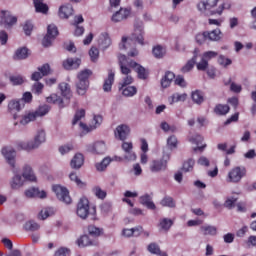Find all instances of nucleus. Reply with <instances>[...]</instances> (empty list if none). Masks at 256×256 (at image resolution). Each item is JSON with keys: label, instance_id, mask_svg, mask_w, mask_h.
Instances as JSON below:
<instances>
[{"label": "nucleus", "instance_id": "obj_54", "mask_svg": "<svg viewBox=\"0 0 256 256\" xmlns=\"http://www.w3.org/2000/svg\"><path fill=\"white\" fill-rule=\"evenodd\" d=\"M92 191L98 199H105L107 197V192H105V190L101 189L99 186H95Z\"/></svg>", "mask_w": 256, "mask_h": 256}, {"label": "nucleus", "instance_id": "obj_34", "mask_svg": "<svg viewBox=\"0 0 256 256\" xmlns=\"http://www.w3.org/2000/svg\"><path fill=\"white\" fill-rule=\"evenodd\" d=\"M113 83H115V72L109 71L107 79L104 81L103 89L106 93L111 91V87H113Z\"/></svg>", "mask_w": 256, "mask_h": 256}, {"label": "nucleus", "instance_id": "obj_51", "mask_svg": "<svg viewBox=\"0 0 256 256\" xmlns=\"http://www.w3.org/2000/svg\"><path fill=\"white\" fill-rule=\"evenodd\" d=\"M229 105H226V104H218L214 111L217 115H227L229 113Z\"/></svg>", "mask_w": 256, "mask_h": 256}, {"label": "nucleus", "instance_id": "obj_43", "mask_svg": "<svg viewBox=\"0 0 256 256\" xmlns=\"http://www.w3.org/2000/svg\"><path fill=\"white\" fill-rule=\"evenodd\" d=\"M140 203L145 205L148 209H155V203L151 200V196L149 194H145L140 197Z\"/></svg>", "mask_w": 256, "mask_h": 256}, {"label": "nucleus", "instance_id": "obj_61", "mask_svg": "<svg viewBox=\"0 0 256 256\" xmlns=\"http://www.w3.org/2000/svg\"><path fill=\"white\" fill-rule=\"evenodd\" d=\"M10 81L14 85H23V82L25 81V77L21 75H14L10 77Z\"/></svg>", "mask_w": 256, "mask_h": 256}, {"label": "nucleus", "instance_id": "obj_41", "mask_svg": "<svg viewBox=\"0 0 256 256\" xmlns=\"http://www.w3.org/2000/svg\"><path fill=\"white\" fill-rule=\"evenodd\" d=\"M200 232L202 235H217V227L211 225H203L200 227Z\"/></svg>", "mask_w": 256, "mask_h": 256}, {"label": "nucleus", "instance_id": "obj_32", "mask_svg": "<svg viewBox=\"0 0 256 256\" xmlns=\"http://www.w3.org/2000/svg\"><path fill=\"white\" fill-rule=\"evenodd\" d=\"M59 89L64 99H71V97H73V93L71 92V86H69L68 83H65V82L60 83Z\"/></svg>", "mask_w": 256, "mask_h": 256}, {"label": "nucleus", "instance_id": "obj_25", "mask_svg": "<svg viewBox=\"0 0 256 256\" xmlns=\"http://www.w3.org/2000/svg\"><path fill=\"white\" fill-rule=\"evenodd\" d=\"M25 183L27 182L24 180L21 174H15L10 181V187L11 189H14V191H17L21 189V187H23Z\"/></svg>", "mask_w": 256, "mask_h": 256}, {"label": "nucleus", "instance_id": "obj_56", "mask_svg": "<svg viewBox=\"0 0 256 256\" xmlns=\"http://www.w3.org/2000/svg\"><path fill=\"white\" fill-rule=\"evenodd\" d=\"M193 167H195V160L193 158H190L184 162L183 171L189 173L190 171H193Z\"/></svg>", "mask_w": 256, "mask_h": 256}, {"label": "nucleus", "instance_id": "obj_50", "mask_svg": "<svg viewBox=\"0 0 256 256\" xmlns=\"http://www.w3.org/2000/svg\"><path fill=\"white\" fill-rule=\"evenodd\" d=\"M51 110V108L47 105H43L40 106L35 112L34 115L37 119V117H45V115H47V113H49V111Z\"/></svg>", "mask_w": 256, "mask_h": 256}, {"label": "nucleus", "instance_id": "obj_47", "mask_svg": "<svg viewBox=\"0 0 256 256\" xmlns=\"http://www.w3.org/2000/svg\"><path fill=\"white\" fill-rule=\"evenodd\" d=\"M36 116L34 112H29L25 115L22 116L21 120H20V124L21 125H29V123H31V121H35Z\"/></svg>", "mask_w": 256, "mask_h": 256}, {"label": "nucleus", "instance_id": "obj_3", "mask_svg": "<svg viewBox=\"0 0 256 256\" xmlns=\"http://www.w3.org/2000/svg\"><path fill=\"white\" fill-rule=\"evenodd\" d=\"M47 142V132L45 129L40 128L37 129L33 141H20L17 143L18 149H22L23 151H33L35 149H39L43 143Z\"/></svg>", "mask_w": 256, "mask_h": 256}, {"label": "nucleus", "instance_id": "obj_64", "mask_svg": "<svg viewBox=\"0 0 256 256\" xmlns=\"http://www.w3.org/2000/svg\"><path fill=\"white\" fill-rule=\"evenodd\" d=\"M89 55H90L91 61H94V62L97 61V59H99V49L92 47L89 50Z\"/></svg>", "mask_w": 256, "mask_h": 256}, {"label": "nucleus", "instance_id": "obj_7", "mask_svg": "<svg viewBox=\"0 0 256 256\" xmlns=\"http://www.w3.org/2000/svg\"><path fill=\"white\" fill-rule=\"evenodd\" d=\"M76 213L80 219H87L89 213H95V207L89 206V199L87 197H81L77 204Z\"/></svg>", "mask_w": 256, "mask_h": 256}, {"label": "nucleus", "instance_id": "obj_42", "mask_svg": "<svg viewBox=\"0 0 256 256\" xmlns=\"http://www.w3.org/2000/svg\"><path fill=\"white\" fill-rule=\"evenodd\" d=\"M88 234L90 237H101L103 235V228H99L95 225H89L87 228Z\"/></svg>", "mask_w": 256, "mask_h": 256}, {"label": "nucleus", "instance_id": "obj_53", "mask_svg": "<svg viewBox=\"0 0 256 256\" xmlns=\"http://www.w3.org/2000/svg\"><path fill=\"white\" fill-rule=\"evenodd\" d=\"M29 57V50L27 48H19L15 53L16 59H27Z\"/></svg>", "mask_w": 256, "mask_h": 256}, {"label": "nucleus", "instance_id": "obj_27", "mask_svg": "<svg viewBox=\"0 0 256 256\" xmlns=\"http://www.w3.org/2000/svg\"><path fill=\"white\" fill-rule=\"evenodd\" d=\"M81 65V59L79 58H68L63 62L64 69L71 71L73 69H79Z\"/></svg>", "mask_w": 256, "mask_h": 256}, {"label": "nucleus", "instance_id": "obj_35", "mask_svg": "<svg viewBox=\"0 0 256 256\" xmlns=\"http://www.w3.org/2000/svg\"><path fill=\"white\" fill-rule=\"evenodd\" d=\"M119 90L124 97H135L137 95V87L135 86H119Z\"/></svg>", "mask_w": 256, "mask_h": 256}, {"label": "nucleus", "instance_id": "obj_8", "mask_svg": "<svg viewBox=\"0 0 256 256\" xmlns=\"http://www.w3.org/2000/svg\"><path fill=\"white\" fill-rule=\"evenodd\" d=\"M246 175L247 168L245 166H236L228 172L227 183H241V180Z\"/></svg>", "mask_w": 256, "mask_h": 256}, {"label": "nucleus", "instance_id": "obj_39", "mask_svg": "<svg viewBox=\"0 0 256 256\" xmlns=\"http://www.w3.org/2000/svg\"><path fill=\"white\" fill-rule=\"evenodd\" d=\"M48 103H53L54 105H58L60 109H63L65 105H63V98L58 96L57 94H51L49 97L46 98Z\"/></svg>", "mask_w": 256, "mask_h": 256}, {"label": "nucleus", "instance_id": "obj_15", "mask_svg": "<svg viewBox=\"0 0 256 256\" xmlns=\"http://www.w3.org/2000/svg\"><path fill=\"white\" fill-rule=\"evenodd\" d=\"M1 153L8 165L15 169V158L17 157V152L15 149H13L11 146H6L1 149Z\"/></svg>", "mask_w": 256, "mask_h": 256}, {"label": "nucleus", "instance_id": "obj_5", "mask_svg": "<svg viewBox=\"0 0 256 256\" xmlns=\"http://www.w3.org/2000/svg\"><path fill=\"white\" fill-rule=\"evenodd\" d=\"M93 75V72L89 69L80 71L77 74L76 93L83 96L89 89V78Z\"/></svg>", "mask_w": 256, "mask_h": 256}, {"label": "nucleus", "instance_id": "obj_24", "mask_svg": "<svg viewBox=\"0 0 256 256\" xmlns=\"http://www.w3.org/2000/svg\"><path fill=\"white\" fill-rule=\"evenodd\" d=\"M129 133H131V129L127 124H121L116 127L114 134L116 139H119L120 141H125L127 137L129 136Z\"/></svg>", "mask_w": 256, "mask_h": 256}, {"label": "nucleus", "instance_id": "obj_63", "mask_svg": "<svg viewBox=\"0 0 256 256\" xmlns=\"http://www.w3.org/2000/svg\"><path fill=\"white\" fill-rule=\"evenodd\" d=\"M70 151H73V144H65L59 147V153L62 155H67Z\"/></svg>", "mask_w": 256, "mask_h": 256}, {"label": "nucleus", "instance_id": "obj_59", "mask_svg": "<svg viewBox=\"0 0 256 256\" xmlns=\"http://www.w3.org/2000/svg\"><path fill=\"white\" fill-rule=\"evenodd\" d=\"M160 204L162 205V207H170V208L175 207V201L171 197L163 198Z\"/></svg>", "mask_w": 256, "mask_h": 256}, {"label": "nucleus", "instance_id": "obj_22", "mask_svg": "<svg viewBox=\"0 0 256 256\" xmlns=\"http://www.w3.org/2000/svg\"><path fill=\"white\" fill-rule=\"evenodd\" d=\"M112 43H113V41L111 40V36L109 35V33L102 32L99 35L98 46L100 47V49L102 51H107V49H109V47H111Z\"/></svg>", "mask_w": 256, "mask_h": 256}, {"label": "nucleus", "instance_id": "obj_4", "mask_svg": "<svg viewBox=\"0 0 256 256\" xmlns=\"http://www.w3.org/2000/svg\"><path fill=\"white\" fill-rule=\"evenodd\" d=\"M118 63L120 67V71L124 77L122 78V81L119 83V87H127L135 81L133 76L131 75L132 70L129 66V58L123 54L118 55Z\"/></svg>", "mask_w": 256, "mask_h": 256}, {"label": "nucleus", "instance_id": "obj_20", "mask_svg": "<svg viewBox=\"0 0 256 256\" xmlns=\"http://www.w3.org/2000/svg\"><path fill=\"white\" fill-rule=\"evenodd\" d=\"M0 23L5 27H11L17 23V17L11 15V12L2 10L0 12Z\"/></svg>", "mask_w": 256, "mask_h": 256}, {"label": "nucleus", "instance_id": "obj_12", "mask_svg": "<svg viewBox=\"0 0 256 256\" xmlns=\"http://www.w3.org/2000/svg\"><path fill=\"white\" fill-rule=\"evenodd\" d=\"M57 35H59V30L57 29V26H55V24L48 25L47 34L42 40V45L44 47H50L51 43L55 41Z\"/></svg>", "mask_w": 256, "mask_h": 256}, {"label": "nucleus", "instance_id": "obj_6", "mask_svg": "<svg viewBox=\"0 0 256 256\" xmlns=\"http://www.w3.org/2000/svg\"><path fill=\"white\" fill-rule=\"evenodd\" d=\"M171 159V153H163L159 159H154L150 162L149 169L151 173H161L167 170V164Z\"/></svg>", "mask_w": 256, "mask_h": 256}, {"label": "nucleus", "instance_id": "obj_52", "mask_svg": "<svg viewBox=\"0 0 256 256\" xmlns=\"http://www.w3.org/2000/svg\"><path fill=\"white\" fill-rule=\"evenodd\" d=\"M233 61L226 57L225 55H219L218 56V64L221 66V67H224V68H227L229 67V65H232Z\"/></svg>", "mask_w": 256, "mask_h": 256}, {"label": "nucleus", "instance_id": "obj_13", "mask_svg": "<svg viewBox=\"0 0 256 256\" xmlns=\"http://www.w3.org/2000/svg\"><path fill=\"white\" fill-rule=\"evenodd\" d=\"M101 123H103V116L101 115H94L93 119L91 120L90 124L80 122L79 125L83 131L86 133H91V131H95L98 127H101Z\"/></svg>", "mask_w": 256, "mask_h": 256}, {"label": "nucleus", "instance_id": "obj_44", "mask_svg": "<svg viewBox=\"0 0 256 256\" xmlns=\"http://www.w3.org/2000/svg\"><path fill=\"white\" fill-rule=\"evenodd\" d=\"M152 53L156 59H162V57H165V53H167V50L165 47L161 45H157L153 48Z\"/></svg>", "mask_w": 256, "mask_h": 256}, {"label": "nucleus", "instance_id": "obj_55", "mask_svg": "<svg viewBox=\"0 0 256 256\" xmlns=\"http://www.w3.org/2000/svg\"><path fill=\"white\" fill-rule=\"evenodd\" d=\"M37 189H38V187H31V188L26 189L24 191L25 197H27V199L37 198Z\"/></svg>", "mask_w": 256, "mask_h": 256}, {"label": "nucleus", "instance_id": "obj_16", "mask_svg": "<svg viewBox=\"0 0 256 256\" xmlns=\"http://www.w3.org/2000/svg\"><path fill=\"white\" fill-rule=\"evenodd\" d=\"M21 176L26 182L28 181L29 183H37L38 181L37 174H35V170H33V166H31V164H25L22 167Z\"/></svg>", "mask_w": 256, "mask_h": 256}, {"label": "nucleus", "instance_id": "obj_14", "mask_svg": "<svg viewBox=\"0 0 256 256\" xmlns=\"http://www.w3.org/2000/svg\"><path fill=\"white\" fill-rule=\"evenodd\" d=\"M76 245L81 249L85 247H98L99 240L91 238V236L84 234L76 240Z\"/></svg>", "mask_w": 256, "mask_h": 256}, {"label": "nucleus", "instance_id": "obj_49", "mask_svg": "<svg viewBox=\"0 0 256 256\" xmlns=\"http://www.w3.org/2000/svg\"><path fill=\"white\" fill-rule=\"evenodd\" d=\"M148 253H151V255H158L161 254V248L159 247V244L155 242H151L147 246Z\"/></svg>", "mask_w": 256, "mask_h": 256}, {"label": "nucleus", "instance_id": "obj_40", "mask_svg": "<svg viewBox=\"0 0 256 256\" xmlns=\"http://www.w3.org/2000/svg\"><path fill=\"white\" fill-rule=\"evenodd\" d=\"M34 7L37 13H43L44 15L49 11V6L43 3V0H34Z\"/></svg>", "mask_w": 256, "mask_h": 256}, {"label": "nucleus", "instance_id": "obj_30", "mask_svg": "<svg viewBox=\"0 0 256 256\" xmlns=\"http://www.w3.org/2000/svg\"><path fill=\"white\" fill-rule=\"evenodd\" d=\"M208 41H221L223 39V32L221 29L216 28L212 31H206Z\"/></svg>", "mask_w": 256, "mask_h": 256}, {"label": "nucleus", "instance_id": "obj_58", "mask_svg": "<svg viewBox=\"0 0 256 256\" xmlns=\"http://www.w3.org/2000/svg\"><path fill=\"white\" fill-rule=\"evenodd\" d=\"M235 203H237V198L230 196L226 198L224 202V207H226V209H233V207H235Z\"/></svg>", "mask_w": 256, "mask_h": 256}, {"label": "nucleus", "instance_id": "obj_26", "mask_svg": "<svg viewBox=\"0 0 256 256\" xmlns=\"http://www.w3.org/2000/svg\"><path fill=\"white\" fill-rule=\"evenodd\" d=\"M85 163V157L81 153H76L70 162L72 169H81Z\"/></svg>", "mask_w": 256, "mask_h": 256}, {"label": "nucleus", "instance_id": "obj_33", "mask_svg": "<svg viewBox=\"0 0 256 256\" xmlns=\"http://www.w3.org/2000/svg\"><path fill=\"white\" fill-rule=\"evenodd\" d=\"M175 79V74L173 72H166L163 78L161 79V86L163 89L171 87V83Z\"/></svg>", "mask_w": 256, "mask_h": 256}, {"label": "nucleus", "instance_id": "obj_21", "mask_svg": "<svg viewBox=\"0 0 256 256\" xmlns=\"http://www.w3.org/2000/svg\"><path fill=\"white\" fill-rule=\"evenodd\" d=\"M23 107H25V104L23 100L20 99H13L8 103V111L13 115L14 119H17V113H19Z\"/></svg>", "mask_w": 256, "mask_h": 256}, {"label": "nucleus", "instance_id": "obj_57", "mask_svg": "<svg viewBox=\"0 0 256 256\" xmlns=\"http://www.w3.org/2000/svg\"><path fill=\"white\" fill-rule=\"evenodd\" d=\"M69 179L72 180L78 187H85V183L79 179V176H77V173L72 172L69 175Z\"/></svg>", "mask_w": 256, "mask_h": 256}, {"label": "nucleus", "instance_id": "obj_37", "mask_svg": "<svg viewBox=\"0 0 256 256\" xmlns=\"http://www.w3.org/2000/svg\"><path fill=\"white\" fill-rule=\"evenodd\" d=\"M56 213L55 208L53 207H46L43 208L39 213V219H42V221H45V219L49 217H53V215Z\"/></svg>", "mask_w": 256, "mask_h": 256}, {"label": "nucleus", "instance_id": "obj_45", "mask_svg": "<svg viewBox=\"0 0 256 256\" xmlns=\"http://www.w3.org/2000/svg\"><path fill=\"white\" fill-rule=\"evenodd\" d=\"M191 97H192V101H194L197 105H201V103L205 101L203 92L199 90H195L194 92H192Z\"/></svg>", "mask_w": 256, "mask_h": 256}, {"label": "nucleus", "instance_id": "obj_28", "mask_svg": "<svg viewBox=\"0 0 256 256\" xmlns=\"http://www.w3.org/2000/svg\"><path fill=\"white\" fill-rule=\"evenodd\" d=\"M58 15L60 19H69L73 15V6L70 4L60 6Z\"/></svg>", "mask_w": 256, "mask_h": 256}, {"label": "nucleus", "instance_id": "obj_38", "mask_svg": "<svg viewBox=\"0 0 256 256\" xmlns=\"http://www.w3.org/2000/svg\"><path fill=\"white\" fill-rule=\"evenodd\" d=\"M178 145H179V140L177 139V136L171 135L167 138L166 147L170 151H175V149H177Z\"/></svg>", "mask_w": 256, "mask_h": 256}, {"label": "nucleus", "instance_id": "obj_36", "mask_svg": "<svg viewBox=\"0 0 256 256\" xmlns=\"http://www.w3.org/2000/svg\"><path fill=\"white\" fill-rule=\"evenodd\" d=\"M109 165H111V158L105 157L101 162H97L95 164V169L96 171H99V173H103V171H106Z\"/></svg>", "mask_w": 256, "mask_h": 256}, {"label": "nucleus", "instance_id": "obj_19", "mask_svg": "<svg viewBox=\"0 0 256 256\" xmlns=\"http://www.w3.org/2000/svg\"><path fill=\"white\" fill-rule=\"evenodd\" d=\"M130 15H131V8L121 7L119 11H116L112 15L111 21H113V23H121V21H125V19H129Z\"/></svg>", "mask_w": 256, "mask_h": 256}, {"label": "nucleus", "instance_id": "obj_10", "mask_svg": "<svg viewBox=\"0 0 256 256\" xmlns=\"http://www.w3.org/2000/svg\"><path fill=\"white\" fill-rule=\"evenodd\" d=\"M52 191L53 193H55L57 199H59V201H62V203H66V205H70L71 203V196H69V190H67V188L59 185V184H55L52 186Z\"/></svg>", "mask_w": 256, "mask_h": 256}, {"label": "nucleus", "instance_id": "obj_2", "mask_svg": "<svg viewBox=\"0 0 256 256\" xmlns=\"http://www.w3.org/2000/svg\"><path fill=\"white\" fill-rule=\"evenodd\" d=\"M143 35H145L143 21L135 20L134 32L132 33L130 38L125 36L122 37V40L119 44V49L124 51L133 49V45H135L133 41H137L139 45H145V42L143 41Z\"/></svg>", "mask_w": 256, "mask_h": 256}, {"label": "nucleus", "instance_id": "obj_48", "mask_svg": "<svg viewBox=\"0 0 256 256\" xmlns=\"http://www.w3.org/2000/svg\"><path fill=\"white\" fill-rule=\"evenodd\" d=\"M195 63H197V56H194L186 63V65L182 67V73H189V71H191L193 67H195Z\"/></svg>", "mask_w": 256, "mask_h": 256}, {"label": "nucleus", "instance_id": "obj_18", "mask_svg": "<svg viewBox=\"0 0 256 256\" xmlns=\"http://www.w3.org/2000/svg\"><path fill=\"white\" fill-rule=\"evenodd\" d=\"M128 67L133 71V69L136 71L138 78L145 80L149 76V72L143 68V66L139 65L137 62L131 60L128 58Z\"/></svg>", "mask_w": 256, "mask_h": 256}, {"label": "nucleus", "instance_id": "obj_23", "mask_svg": "<svg viewBox=\"0 0 256 256\" xmlns=\"http://www.w3.org/2000/svg\"><path fill=\"white\" fill-rule=\"evenodd\" d=\"M46 75H51V66H49V64H44L39 67L38 71L32 74L31 79L32 81H39V79H43Z\"/></svg>", "mask_w": 256, "mask_h": 256}, {"label": "nucleus", "instance_id": "obj_60", "mask_svg": "<svg viewBox=\"0 0 256 256\" xmlns=\"http://www.w3.org/2000/svg\"><path fill=\"white\" fill-rule=\"evenodd\" d=\"M83 117H85V109L78 110L74 116L72 125H77V123H79V121H81V119H83Z\"/></svg>", "mask_w": 256, "mask_h": 256}, {"label": "nucleus", "instance_id": "obj_46", "mask_svg": "<svg viewBox=\"0 0 256 256\" xmlns=\"http://www.w3.org/2000/svg\"><path fill=\"white\" fill-rule=\"evenodd\" d=\"M24 229L26 231H39L41 229V226L39 223L35 222V220H29L24 224Z\"/></svg>", "mask_w": 256, "mask_h": 256}, {"label": "nucleus", "instance_id": "obj_62", "mask_svg": "<svg viewBox=\"0 0 256 256\" xmlns=\"http://www.w3.org/2000/svg\"><path fill=\"white\" fill-rule=\"evenodd\" d=\"M124 160L127 162L137 161V154L133 150L130 152H125Z\"/></svg>", "mask_w": 256, "mask_h": 256}, {"label": "nucleus", "instance_id": "obj_9", "mask_svg": "<svg viewBox=\"0 0 256 256\" xmlns=\"http://www.w3.org/2000/svg\"><path fill=\"white\" fill-rule=\"evenodd\" d=\"M219 56V53L215 51H206L201 54L200 61L196 63V68L198 71H207L209 69V61L211 59H216Z\"/></svg>", "mask_w": 256, "mask_h": 256}, {"label": "nucleus", "instance_id": "obj_11", "mask_svg": "<svg viewBox=\"0 0 256 256\" xmlns=\"http://www.w3.org/2000/svg\"><path fill=\"white\" fill-rule=\"evenodd\" d=\"M86 151L92 155H103L107 151V144L103 140L96 141L86 146Z\"/></svg>", "mask_w": 256, "mask_h": 256}, {"label": "nucleus", "instance_id": "obj_17", "mask_svg": "<svg viewBox=\"0 0 256 256\" xmlns=\"http://www.w3.org/2000/svg\"><path fill=\"white\" fill-rule=\"evenodd\" d=\"M189 141L190 143H192V145H196L195 147H193V151L195 153H203L207 148V144H203V136L199 134L192 135L189 138Z\"/></svg>", "mask_w": 256, "mask_h": 256}, {"label": "nucleus", "instance_id": "obj_1", "mask_svg": "<svg viewBox=\"0 0 256 256\" xmlns=\"http://www.w3.org/2000/svg\"><path fill=\"white\" fill-rule=\"evenodd\" d=\"M201 0L197 4V9L200 13H209L210 15H223L224 11H231L233 9V2L231 0Z\"/></svg>", "mask_w": 256, "mask_h": 256}, {"label": "nucleus", "instance_id": "obj_29", "mask_svg": "<svg viewBox=\"0 0 256 256\" xmlns=\"http://www.w3.org/2000/svg\"><path fill=\"white\" fill-rule=\"evenodd\" d=\"M187 101V93H174L168 97L169 105H175V103H185Z\"/></svg>", "mask_w": 256, "mask_h": 256}, {"label": "nucleus", "instance_id": "obj_31", "mask_svg": "<svg viewBox=\"0 0 256 256\" xmlns=\"http://www.w3.org/2000/svg\"><path fill=\"white\" fill-rule=\"evenodd\" d=\"M173 227V220L169 218H162L159 221L158 228L159 231H162L163 233H167L169 229Z\"/></svg>", "mask_w": 256, "mask_h": 256}]
</instances>
